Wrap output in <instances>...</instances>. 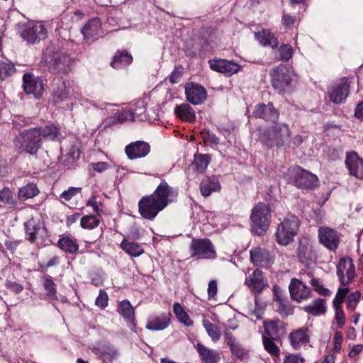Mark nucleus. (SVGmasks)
<instances>
[{"label": "nucleus", "mask_w": 363, "mask_h": 363, "mask_svg": "<svg viewBox=\"0 0 363 363\" xmlns=\"http://www.w3.org/2000/svg\"><path fill=\"white\" fill-rule=\"evenodd\" d=\"M177 196L178 190L162 179L151 195L143 196L140 200L139 213L143 218L152 220L160 211L174 202Z\"/></svg>", "instance_id": "obj_1"}, {"label": "nucleus", "mask_w": 363, "mask_h": 363, "mask_svg": "<svg viewBox=\"0 0 363 363\" xmlns=\"http://www.w3.org/2000/svg\"><path fill=\"white\" fill-rule=\"evenodd\" d=\"M271 221V210L269 206L259 202L252 209L250 224L252 231L262 236L267 231Z\"/></svg>", "instance_id": "obj_2"}, {"label": "nucleus", "mask_w": 363, "mask_h": 363, "mask_svg": "<svg viewBox=\"0 0 363 363\" xmlns=\"http://www.w3.org/2000/svg\"><path fill=\"white\" fill-rule=\"evenodd\" d=\"M13 143L15 149L19 154L28 153L32 155H35L42 146L38 130L34 128L20 133L15 138Z\"/></svg>", "instance_id": "obj_3"}, {"label": "nucleus", "mask_w": 363, "mask_h": 363, "mask_svg": "<svg viewBox=\"0 0 363 363\" xmlns=\"http://www.w3.org/2000/svg\"><path fill=\"white\" fill-rule=\"evenodd\" d=\"M48 57L46 60L50 70L57 74H67L74 65V59L64 52L55 50L52 48L46 50Z\"/></svg>", "instance_id": "obj_4"}, {"label": "nucleus", "mask_w": 363, "mask_h": 363, "mask_svg": "<svg viewBox=\"0 0 363 363\" xmlns=\"http://www.w3.org/2000/svg\"><path fill=\"white\" fill-rule=\"evenodd\" d=\"M291 132L285 123L277 124L262 134L261 141L268 146H284L290 142Z\"/></svg>", "instance_id": "obj_5"}, {"label": "nucleus", "mask_w": 363, "mask_h": 363, "mask_svg": "<svg viewBox=\"0 0 363 363\" xmlns=\"http://www.w3.org/2000/svg\"><path fill=\"white\" fill-rule=\"evenodd\" d=\"M299 228V220L295 215H288L278 225L276 240L279 245H287L291 242Z\"/></svg>", "instance_id": "obj_6"}, {"label": "nucleus", "mask_w": 363, "mask_h": 363, "mask_svg": "<svg viewBox=\"0 0 363 363\" xmlns=\"http://www.w3.org/2000/svg\"><path fill=\"white\" fill-rule=\"evenodd\" d=\"M272 84L278 93L290 90L292 83V72L286 65H280L270 72Z\"/></svg>", "instance_id": "obj_7"}, {"label": "nucleus", "mask_w": 363, "mask_h": 363, "mask_svg": "<svg viewBox=\"0 0 363 363\" xmlns=\"http://www.w3.org/2000/svg\"><path fill=\"white\" fill-rule=\"evenodd\" d=\"M26 239L30 243H42L47 238L48 233L44 224L38 218L31 217L23 224Z\"/></svg>", "instance_id": "obj_8"}, {"label": "nucleus", "mask_w": 363, "mask_h": 363, "mask_svg": "<svg viewBox=\"0 0 363 363\" xmlns=\"http://www.w3.org/2000/svg\"><path fill=\"white\" fill-rule=\"evenodd\" d=\"M295 186L301 189H311L318 185V179L316 175L296 167L289 170Z\"/></svg>", "instance_id": "obj_9"}, {"label": "nucleus", "mask_w": 363, "mask_h": 363, "mask_svg": "<svg viewBox=\"0 0 363 363\" xmlns=\"http://www.w3.org/2000/svg\"><path fill=\"white\" fill-rule=\"evenodd\" d=\"M23 87L28 94H33L35 98L40 99L43 93V79L30 73H26L23 77Z\"/></svg>", "instance_id": "obj_10"}, {"label": "nucleus", "mask_w": 363, "mask_h": 363, "mask_svg": "<svg viewBox=\"0 0 363 363\" xmlns=\"http://www.w3.org/2000/svg\"><path fill=\"white\" fill-rule=\"evenodd\" d=\"M193 256L199 258H214L216 252L211 242L208 239L193 240L191 245Z\"/></svg>", "instance_id": "obj_11"}, {"label": "nucleus", "mask_w": 363, "mask_h": 363, "mask_svg": "<svg viewBox=\"0 0 363 363\" xmlns=\"http://www.w3.org/2000/svg\"><path fill=\"white\" fill-rule=\"evenodd\" d=\"M320 242L330 251H335L340 243V235L333 228L321 227L318 229Z\"/></svg>", "instance_id": "obj_12"}, {"label": "nucleus", "mask_w": 363, "mask_h": 363, "mask_svg": "<svg viewBox=\"0 0 363 363\" xmlns=\"http://www.w3.org/2000/svg\"><path fill=\"white\" fill-rule=\"evenodd\" d=\"M289 290L291 298L298 302L307 300L312 296L311 288L296 278L291 280Z\"/></svg>", "instance_id": "obj_13"}, {"label": "nucleus", "mask_w": 363, "mask_h": 363, "mask_svg": "<svg viewBox=\"0 0 363 363\" xmlns=\"http://www.w3.org/2000/svg\"><path fill=\"white\" fill-rule=\"evenodd\" d=\"M171 317L169 312L152 314L147 318L145 328L152 331L163 330L171 324Z\"/></svg>", "instance_id": "obj_14"}, {"label": "nucleus", "mask_w": 363, "mask_h": 363, "mask_svg": "<svg viewBox=\"0 0 363 363\" xmlns=\"http://www.w3.org/2000/svg\"><path fill=\"white\" fill-rule=\"evenodd\" d=\"M337 274L342 285L349 284L355 275L354 266L350 258H342L337 267Z\"/></svg>", "instance_id": "obj_15"}, {"label": "nucleus", "mask_w": 363, "mask_h": 363, "mask_svg": "<svg viewBox=\"0 0 363 363\" xmlns=\"http://www.w3.org/2000/svg\"><path fill=\"white\" fill-rule=\"evenodd\" d=\"M46 36V29L40 23L28 26L21 33V37L27 43L34 44Z\"/></svg>", "instance_id": "obj_16"}, {"label": "nucleus", "mask_w": 363, "mask_h": 363, "mask_svg": "<svg viewBox=\"0 0 363 363\" xmlns=\"http://www.w3.org/2000/svg\"><path fill=\"white\" fill-rule=\"evenodd\" d=\"M311 331L307 326L301 327L291 331L289 335V340L294 350H299L310 342Z\"/></svg>", "instance_id": "obj_17"}, {"label": "nucleus", "mask_w": 363, "mask_h": 363, "mask_svg": "<svg viewBox=\"0 0 363 363\" xmlns=\"http://www.w3.org/2000/svg\"><path fill=\"white\" fill-rule=\"evenodd\" d=\"M350 84L347 78H342L336 85L328 90V95L331 101L335 104L343 103L349 94Z\"/></svg>", "instance_id": "obj_18"}, {"label": "nucleus", "mask_w": 363, "mask_h": 363, "mask_svg": "<svg viewBox=\"0 0 363 363\" xmlns=\"http://www.w3.org/2000/svg\"><path fill=\"white\" fill-rule=\"evenodd\" d=\"M186 99L194 105L202 104L207 97L205 88L194 83L186 84L185 86Z\"/></svg>", "instance_id": "obj_19"}, {"label": "nucleus", "mask_w": 363, "mask_h": 363, "mask_svg": "<svg viewBox=\"0 0 363 363\" xmlns=\"http://www.w3.org/2000/svg\"><path fill=\"white\" fill-rule=\"evenodd\" d=\"M150 151V145L144 141L130 143L125 148V152L130 160L145 157L149 154Z\"/></svg>", "instance_id": "obj_20"}, {"label": "nucleus", "mask_w": 363, "mask_h": 363, "mask_svg": "<svg viewBox=\"0 0 363 363\" xmlns=\"http://www.w3.org/2000/svg\"><path fill=\"white\" fill-rule=\"evenodd\" d=\"M252 115L255 118H262L267 121L274 123L279 118L278 111L273 106L272 104H259L255 106Z\"/></svg>", "instance_id": "obj_21"}, {"label": "nucleus", "mask_w": 363, "mask_h": 363, "mask_svg": "<svg viewBox=\"0 0 363 363\" xmlns=\"http://www.w3.org/2000/svg\"><path fill=\"white\" fill-rule=\"evenodd\" d=\"M345 164L351 175L363 179V160L355 152L347 154Z\"/></svg>", "instance_id": "obj_22"}, {"label": "nucleus", "mask_w": 363, "mask_h": 363, "mask_svg": "<svg viewBox=\"0 0 363 363\" xmlns=\"http://www.w3.org/2000/svg\"><path fill=\"white\" fill-rule=\"evenodd\" d=\"M211 69L230 76L240 69V65L226 60H211L208 61Z\"/></svg>", "instance_id": "obj_23"}, {"label": "nucleus", "mask_w": 363, "mask_h": 363, "mask_svg": "<svg viewBox=\"0 0 363 363\" xmlns=\"http://www.w3.org/2000/svg\"><path fill=\"white\" fill-rule=\"evenodd\" d=\"M80 150L79 143L76 141H71L67 146L66 153L62 155L60 162L65 167L70 168L74 162L79 159Z\"/></svg>", "instance_id": "obj_24"}, {"label": "nucleus", "mask_w": 363, "mask_h": 363, "mask_svg": "<svg viewBox=\"0 0 363 363\" xmlns=\"http://www.w3.org/2000/svg\"><path fill=\"white\" fill-rule=\"evenodd\" d=\"M117 311L126 320L128 327L133 331H135L136 323L135 310L130 302L128 300H123L120 302Z\"/></svg>", "instance_id": "obj_25"}, {"label": "nucleus", "mask_w": 363, "mask_h": 363, "mask_svg": "<svg viewBox=\"0 0 363 363\" xmlns=\"http://www.w3.org/2000/svg\"><path fill=\"white\" fill-rule=\"evenodd\" d=\"M250 259L255 265L268 267L272 262V256L269 252L261 247H255L250 250Z\"/></svg>", "instance_id": "obj_26"}, {"label": "nucleus", "mask_w": 363, "mask_h": 363, "mask_svg": "<svg viewBox=\"0 0 363 363\" xmlns=\"http://www.w3.org/2000/svg\"><path fill=\"white\" fill-rule=\"evenodd\" d=\"M245 284L249 287L251 291L260 293L266 286L263 274L259 269L255 270L250 274L245 281Z\"/></svg>", "instance_id": "obj_27"}, {"label": "nucleus", "mask_w": 363, "mask_h": 363, "mask_svg": "<svg viewBox=\"0 0 363 363\" xmlns=\"http://www.w3.org/2000/svg\"><path fill=\"white\" fill-rule=\"evenodd\" d=\"M195 347L199 354L201 360L203 363H218L220 356L218 352L211 350L201 343H197Z\"/></svg>", "instance_id": "obj_28"}, {"label": "nucleus", "mask_w": 363, "mask_h": 363, "mask_svg": "<svg viewBox=\"0 0 363 363\" xmlns=\"http://www.w3.org/2000/svg\"><path fill=\"white\" fill-rule=\"evenodd\" d=\"M263 327L267 337L274 339H280L281 335L284 333V324L279 320H264Z\"/></svg>", "instance_id": "obj_29"}, {"label": "nucleus", "mask_w": 363, "mask_h": 363, "mask_svg": "<svg viewBox=\"0 0 363 363\" xmlns=\"http://www.w3.org/2000/svg\"><path fill=\"white\" fill-rule=\"evenodd\" d=\"M255 37L264 47H270L272 49L278 48L279 41L269 30L262 29V31L255 33Z\"/></svg>", "instance_id": "obj_30"}, {"label": "nucleus", "mask_w": 363, "mask_h": 363, "mask_svg": "<svg viewBox=\"0 0 363 363\" xmlns=\"http://www.w3.org/2000/svg\"><path fill=\"white\" fill-rule=\"evenodd\" d=\"M101 28V21L98 18L89 20L82 28V33L84 39L89 40L96 38Z\"/></svg>", "instance_id": "obj_31"}, {"label": "nucleus", "mask_w": 363, "mask_h": 363, "mask_svg": "<svg viewBox=\"0 0 363 363\" xmlns=\"http://www.w3.org/2000/svg\"><path fill=\"white\" fill-rule=\"evenodd\" d=\"M133 62L132 55L125 50H118L115 54L111 65L114 69H121L130 65Z\"/></svg>", "instance_id": "obj_32"}, {"label": "nucleus", "mask_w": 363, "mask_h": 363, "mask_svg": "<svg viewBox=\"0 0 363 363\" xmlns=\"http://www.w3.org/2000/svg\"><path fill=\"white\" fill-rule=\"evenodd\" d=\"M220 189V184L216 177H206L201 181L200 184V190L202 196L207 197L212 192Z\"/></svg>", "instance_id": "obj_33"}, {"label": "nucleus", "mask_w": 363, "mask_h": 363, "mask_svg": "<svg viewBox=\"0 0 363 363\" xmlns=\"http://www.w3.org/2000/svg\"><path fill=\"white\" fill-rule=\"evenodd\" d=\"M38 130V137L42 141L43 138L52 140H60L62 135L59 129L53 125H48L44 127L34 128Z\"/></svg>", "instance_id": "obj_34"}, {"label": "nucleus", "mask_w": 363, "mask_h": 363, "mask_svg": "<svg viewBox=\"0 0 363 363\" xmlns=\"http://www.w3.org/2000/svg\"><path fill=\"white\" fill-rule=\"evenodd\" d=\"M225 340L233 355L238 358H242L246 355L245 350L236 341L232 333L225 332Z\"/></svg>", "instance_id": "obj_35"}, {"label": "nucleus", "mask_w": 363, "mask_h": 363, "mask_svg": "<svg viewBox=\"0 0 363 363\" xmlns=\"http://www.w3.org/2000/svg\"><path fill=\"white\" fill-rule=\"evenodd\" d=\"M176 116L188 122H193L196 118L195 113L191 106L188 104H182L174 108Z\"/></svg>", "instance_id": "obj_36"}, {"label": "nucleus", "mask_w": 363, "mask_h": 363, "mask_svg": "<svg viewBox=\"0 0 363 363\" xmlns=\"http://www.w3.org/2000/svg\"><path fill=\"white\" fill-rule=\"evenodd\" d=\"M120 247L125 253L132 257H139L144 253V250L140 245L130 242L126 238H123Z\"/></svg>", "instance_id": "obj_37"}, {"label": "nucleus", "mask_w": 363, "mask_h": 363, "mask_svg": "<svg viewBox=\"0 0 363 363\" xmlns=\"http://www.w3.org/2000/svg\"><path fill=\"white\" fill-rule=\"evenodd\" d=\"M304 311L313 315H323L326 311L325 300L323 298H316L311 304L303 307Z\"/></svg>", "instance_id": "obj_38"}, {"label": "nucleus", "mask_w": 363, "mask_h": 363, "mask_svg": "<svg viewBox=\"0 0 363 363\" xmlns=\"http://www.w3.org/2000/svg\"><path fill=\"white\" fill-rule=\"evenodd\" d=\"M57 245L62 250L70 254L75 253L79 250V245L76 240L68 236L60 238Z\"/></svg>", "instance_id": "obj_39"}, {"label": "nucleus", "mask_w": 363, "mask_h": 363, "mask_svg": "<svg viewBox=\"0 0 363 363\" xmlns=\"http://www.w3.org/2000/svg\"><path fill=\"white\" fill-rule=\"evenodd\" d=\"M173 312L179 322L186 326H191L193 321L191 320L188 313L185 311L184 307L179 303H174L173 305Z\"/></svg>", "instance_id": "obj_40"}, {"label": "nucleus", "mask_w": 363, "mask_h": 363, "mask_svg": "<svg viewBox=\"0 0 363 363\" xmlns=\"http://www.w3.org/2000/svg\"><path fill=\"white\" fill-rule=\"evenodd\" d=\"M43 287L46 291V293L44 294L45 299L50 301L57 299L55 284L53 282L50 277H44Z\"/></svg>", "instance_id": "obj_41"}, {"label": "nucleus", "mask_w": 363, "mask_h": 363, "mask_svg": "<svg viewBox=\"0 0 363 363\" xmlns=\"http://www.w3.org/2000/svg\"><path fill=\"white\" fill-rule=\"evenodd\" d=\"M211 157L208 155L197 154L194 155L192 166L199 173H203L209 164Z\"/></svg>", "instance_id": "obj_42"}, {"label": "nucleus", "mask_w": 363, "mask_h": 363, "mask_svg": "<svg viewBox=\"0 0 363 363\" xmlns=\"http://www.w3.org/2000/svg\"><path fill=\"white\" fill-rule=\"evenodd\" d=\"M69 94V89L67 88L65 81L61 82L53 89L52 96L56 101H63L67 99Z\"/></svg>", "instance_id": "obj_43"}, {"label": "nucleus", "mask_w": 363, "mask_h": 363, "mask_svg": "<svg viewBox=\"0 0 363 363\" xmlns=\"http://www.w3.org/2000/svg\"><path fill=\"white\" fill-rule=\"evenodd\" d=\"M279 339H274L273 337L262 335V342L264 350L272 357H279L280 355V349L274 343V340Z\"/></svg>", "instance_id": "obj_44"}, {"label": "nucleus", "mask_w": 363, "mask_h": 363, "mask_svg": "<svg viewBox=\"0 0 363 363\" xmlns=\"http://www.w3.org/2000/svg\"><path fill=\"white\" fill-rule=\"evenodd\" d=\"M202 322L203 325L211 340L214 342H218L220 339L221 336L219 328L216 325L211 323L207 319H203Z\"/></svg>", "instance_id": "obj_45"}, {"label": "nucleus", "mask_w": 363, "mask_h": 363, "mask_svg": "<svg viewBox=\"0 0 363 363\" xmlns=\"http://www.w3.org/2000/svg\"><path fill=\"white\" fill-rule=\"evenodd\" d=\"M39 191L34 184H28L26 186L21 188L18 191V198L21 200L26 201L38 195Z\"/></svg>", "instance_id": "obj_46"}, {"label": "nucleus", "mask_w": 363, "mask_h": 363, "mask_svg": "<svg viewBox=\"0 0 363 363\" xmlns=\"http://www.w3.org/2000/svg\"><path fill=\"white\" fill-rule=\"evenodd\" d=\"M81 226L85 229H94L99 225V218L93 215L84 216L81 218Z\"/></svg>", "instance_id": "obj_47"}, {"label": "nucleus", "mask_w": 363, "mask_h": 363, "mask_svg": "<svg viewBox=\"0 0 363 363\" xmlns=\"http://www.w3.org/2000/svg\"><path fill=\"white\" fill-rule=\"evenodd\" d=\"M278 55L277 57L279 60L288 61L293 55L292 48L286 44L281 45L277 50Z\"/></svg>", "instance_id": "obj_48"}, {"label": "nucleus", "mask_w": 363, "mask_h": 363, "mask_svg": "<svg viewBox=\"0 0 363 363\" xmlns=\"http://www.w3.org/2000/svg\"><path fill=\"white\" fill-rule=\"evenodd\" d=\"M298 257L301 262H304L308 259H311L312 255V247L309 245H300L298 250Z\"/></svg>", "instance_id": "obj_49"}, {"label": "nucleus", "mask_w": 363, "mask_h": 363, "mask_svg": "<svg viewBox=\"0 0 363 363\" xmlns=\"http://www.w3.org/2000/svg\"><path fill=\"white\" fill-rule=\"evenodd\" d=\"M15 72V67L11 62L0 60V79H4Z\"/></svg>", "instance_id": "obj_50"}, {"label": "nucleus", "mask_w": 363, "mask_h": 363, "mask_svg": "<svg viewBox=\"0 0 363 363\" xmlns=\"http://www.w3.org/2000/svg\"><path fill=\"white\" fill-rule=\"evenodd\" d=\"M311 285L313 289L320 295L323 296H328L330 295V291L328 289L323 286L320 280L318 278H312L310 281Z\"/></svg>", "instance_id": "obj_51"}, {"label": "nucleus", "mask_w": 363, "mask_h": 363, "mask_svg": "<svg viewBox=\"0 0 363 363\" xmlns=\"http://www.w3.org/2000/svg\"><path fill=\"white\" fill-rule=\"evenodd\" d=\"M108 296L104 290H100L98 297L96 298L95 304L101 308H105L108 306Z\"/></svg>", "instance_id": "obj_52"}, {"label": "nucleus", "mask_w": 363, "mask_h": 363, "mask_svg": "<svg viewBox=\"0 0 363 363\" xmlns=\"http://www.w3.org/2000/svg\"><path fill=\"white\" fill-rule=\"evenodd\" d=\"M334 309L335 310V320L340 328H342L345 323V318L343 310L340 305H337L336 303L333 304Z\"/></svg>", "instance_id": "obj_53"}, {"label": "nucleus", "mask_w": 363, "mask_h": 363, "mask_svg": "<svg viewBox=\"0 0 363 363\" xmlns=\"http://www.w3.org/2000/svg\"><path fill=\"white\" fill-rule=\"evenodd\" d=\"M81 188L69 187L68 190L64 191L61 194L60 197L65 201H69L72 198L80 192Z\"/></svg>", "instance_id": "obj_54"}, {"label": "nucleus", "mask_w": 363, "mask_h": 363, "mask_svg": "<svg viewBox=\"0 0 363 363\" xmlns=\"http://www.w3.org/2000/svg\"><path fill=\"white\" fill-rule=\"evenodd\" d=\"M202 135L203 141L206 143L210 144L211 145H216L218 144L219 139L213 133L208 131L203 133Z\"/></svg>", "instance_id": "obj_55"}, {"label": "nucleus", "mask_w": 363, "mask_h": 363, "mask_svg": "<svg viewBox=\"0 0 363 363\" xmlns=\"http://www.w3.org/2000/svg\"><path fill=\"white\" fill-rule=\"evenodd\" d=\"M13 194L9 188H4L0 191V201L4 203L12 202Z\"/></svg>", "instance_id": "obj_56"}, {"label": "nucleus", "mask_w": 363, "mask_h": 363, "mask_svg": "<svg viewBox=\"0 0 363 363\" xmlns=\"http://www.w3.org/2000/svg\"><path fill=\"white\" fill-rule=\"evenodd\" d=\"M86 206H91L93 208L94 211L97 214V216H100L103 213V210L101 208V203L96 201L95 196L91 197L89 200L86 201Z\"/></svg>", "instance_id": "obj_57"}, {"label": "nucleus", "mask_w": 363, "mask_h": 363, "mask_svg": "<svg viewBox=\"0 0 363 363\" xmlns=\"http://www.w3.org/2000/svg\"><path fill=\"white\" fill-rule=\"evenodd\" d=\"M348 291H349L348 288L339 289L337 291V293L335 296V298L333 300V304H335V303H336L337 305H341V303L343 302L345 298L346 297Z\"/></svg>", "instance_id": "obj_58"}, {"label": "nucleus", "mask_w": 363, "mask_h": 363, "mask_svg": "<svg viewBox=\"0 0 363 363\" xmlns=\"http://www.w3.org/2000/svg\"><path fill=\"white\" fill-rule=\"evenodd\" d=\"M334 351L336 352H339L341 350V345L342 342V335L341 332L336 331L334 335Z\"/></svg>", "instance_id": "obj_59"}, {"label": "nucleus", "mask_w": 363, "mask_h": 363, "mask_svg": "<svg viewBox=\"0 0 363 363\" xmlns=\"http://www.w3.org/2000/svg\"><path fill=\"white\" fill-rule=\"evenodd\" d=\"M183 74L182 67H176L169 77V82L172 84L177 83Z\"/></svg>", "instance_id": "obj_60"}, {"label": "nucleus", "mask_w": 363, "mask_h": 363, "mask_svg": "<svg viewBox=\"0 0 363 363\" xmlns=\"http://www.w3.org/2000/svg\"><path fill=\"white\" fill-rule=\"evenodd\" d=\"M217 290H218V286H217L216 281V280L210 281V282L208 283V295L209 299L215 298V296H216V294H217Z\"/></svg>", "instance_id": "obj_61"}, {"label": "nucleus", "mask_w": 363, "mask_h": 363, "mask_svg": "<svg viewBox=\"0 0 363 363\" xmlns=\"http://www.w3.org/2000/svg\"><path fill=\"white\" fill-rule=\"evenodd\" d=\"M304 358L298 354H291L284 358V363H304Z\"/></svg>", "instance_id": "obj_62"}, {"label": "nucleus", "mask_w": 363, "mask_h": 363, "mask_svg": "<svg viewBox=\"0 0 363 363\" xmlns=\"http://www.w3.org/2000/svg\"><path fill=\"white\" fill-rule=\"evenodd\" d=\"M89 167H91L94 170L98 172H103L106 171L108 167V164L105 162H99L91 163Z\"/></svg>", "instance_id": "obj_63"}, {"label": "nucleus", "mask_w": 363, "mask_h": 363, "mask_svg": "<svg viewBox=\"0 0 363 363\" xmlns=\"http://www.w3.org/2000/svg\"><path fill=\"white\" fill-rule=\"evenodd\" d=\"M6 286L7 289L15 292L16 294H19L23 290V286L14 281H7L6 283Z\"/></svg>", "instance_id": "obj_64"}]
</instances>
